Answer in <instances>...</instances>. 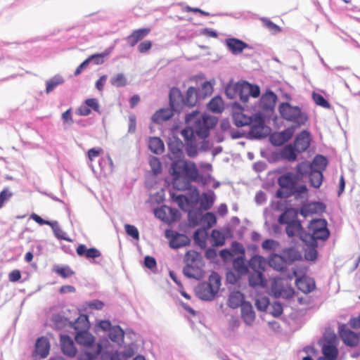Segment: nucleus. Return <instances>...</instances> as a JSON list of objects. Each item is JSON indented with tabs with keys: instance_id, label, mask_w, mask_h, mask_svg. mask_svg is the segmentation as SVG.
<instances>
[{
	"instance_id": "obj_1",
	"label": "nucleus",
	"mask_w": 360,
	"mask_h": 360,
	"mask_svg": "<svg viewBox=\"0 0 360 360\" xmlns=\"http://www.w3.org/2000/svg\"><path fill=\"white\" fill-rule=\"evenodd\" d=\"M89 326L86 315H80L74 323V328L77 330L75 340L85 347L79 355L78 360H94L101 353L102 345L95 342L94 337L87 330Z\"/></svg>"
},
{
	"instance_id": "obj_2",
	"label": "nucleus",
	"mask_w": 360,
	"mask_h": 360,
	"mask_svg": "<svg viewBox=\"0 0 360 360\" xmlns=\"http://www.w3.org/2000/svg\"><path fill=\"white\" fill-rule=\"evenodd\" d=\"M185 122L187 127L181 131L184 138L194 136L199 139H205L209 136L210 130L217 125V119L214 116L194 110L186 115Z\"/></svg>"
},
{
	"instance_id": "obj_3",
	"label": "nucleus",
	"mask_w": 360,
	"mask_h": 360,
	"mask_svg": "<svg viewBox=\"0 0 360 360\" xmlns=\"http://www.w3.org/2000/svg\"><path fill=\"white\" fill-rule=\"evenodd\" d=\"M177 159L172 162L169 168V173L173 177V186L179 191L188 190L191 183L200 179L198 169L194 162Z\"/></svg>"
},
{
	"instance_id": "obj_4",
	"label": "nucleus",
	"mask_w": 360,
	"mask_h": 360,
	"mask_svg": "<svg viewBox=\"0 0 360 360\" xmlns=\"http://www.w3.org/2000/svg\"><path fill=\"white\" fill-rule=\"evenodd\" d=\"M278 110L282 118L292 122L295 127L304 125L308 120L306 112L298 106H293L288 102L281 103Z\"/></svg>"
},
{
	"instance_id": "obj_5",
	"label": "nucleus",
	"mask_w": 360,
	"mask_h": 360,
	"mask_svg": "<svg viewBox=\"0 0 360 360\" xmlns=\"http://www.w3.org/2000/svg\"><path fill=\"white\" fill-rule=\"evenodd\" d=\"M308 228L310 232L309 234L310 240H326L330 236L329 230L327 228V221L324 219L311 220Z\"/></svg>"
},
{
	"instance_id": "obj_6",
	"label": "nucleus",
	"mask_w": 360,
	"mask_h": 360,
	"mask_svg": "<svg viewBox=\"0 0 360 360\" xmlns=\"http://www.w3.org/2000/svg\"><path fill=\"white\" fill-rule=\"evenodd\" d=\"M270 128L265 125L264 117L259 115H254V121L250 124L248 137L252 139H260L266 137L270 133Z\"/></svg>"
},
{
	"instance_id": "obj_7",
	"label": "nucleus",
	"mask_w": 360,
	"mask_h": 360,
	"mask_svg": "<svg viewBox=\"0 0 360 360\" xmlns=\"http://www.w3.org/2000/svg\"><path fill=\"white\" fill-rule=\"evenodd\" d=\"M286 213L281 214L278 217V222L281 224H286L285 232L289 237H292L296 235L300 236L302 240H305L302 238V233L303 229L302 227L301 223L298 220H291L288 221L287 219Z\"/></svg>"
},
{
	"instance_id": "obj_8",
	"label": "nucleus",
	"mask_w": 360,
	"mask_h": 360,
	"mask_svg": "<svg viewBox=\"0 0 360 360\" xmlns=\"http://www.w3.org/2000/svg\"><path fill=\"white\" fill-rule=\"evenodd\" d=\"M338 329L340 337L346 345L354 347L358 345L359 337L356 333L349 329L345 324L339 326Z\"/></svg>"
},
{
	"instance_id": "obj_9",
	"label": "nucleus",
	"mask_w": 360,
	"mask_h": 360,
	"mask_svg": "<svg viewBox=\"0 0 360 360\" xmlns=\"http://www.w3.org/2000/svg\"><path fill=\"white\" fill-rule=\"evenodd\" d=\"M166 236L170 239L169 246L173 249H179L190 244V239L185 234L174 231H171V233L167 231Z\"/></svg>"
},
{
	"instance_id": "obj_10",
	"label": "nucleus",
	"mask_w": 360,
	"mask_h": 360,
	"mask_svg": "<svg viewBox=\"0 0 360 360\" xmlns=\"http://www.w3.org/2000/svg\"><path fill=\"white\" fill-rule=\"evenodd\" d=\"M169 98L171 108L174 111L180 112L185 106L184 97L178 88L173 87L170 89Z\"/></svg>"
},
{
	"instance_id": "obj_11",
	"label": "nucleus",
	"mask_w": 360,
	"mask_h": 360,
	"mask_svg": "<svg viewBox=\"0 0 360 360\" xmlns=\"http://www.w3.org/2000/svg\"><path fill=\"white\" fill-rule=\"evenodd\" d=\"M326 210V205L321 202H311L303 205L301 208L300 213L304 217H307L312 214H317L323 212Z\"/></svg>"
},
{
	"instance_id": "obj_12",
	"label": "nucleus",
	"mask_w": 360,
	"mask_h": 360,
	"mask_svg": "<svg viewBox=\"0 0 360 360\" xmlns=\"http://www.w3.org/2000/svg\"><path fill=\"white\" fill-rule=\"evenodd\" d=\"M168 149L170 152L169 158L171 160L181 158L183 156V142L176 137L170 138L168 141Z\"/></svg>"
},
{
	"instance_id": "obj_13",
	"label": "nucleus",
	"mask_w": 360,
	"mask_h": 360,
	"mask_svg": "<svg viewBox=\"0 0 360 360\" xmlns=\"http://www.w3.org/2000/svg\"><path fill=\"white\" fill-rule=\"evenodd\" d=\"M224 43L229 51L233 55H238L244 49L249 48V45L247 43L234 37L226 39Z\"/></svg>"
},
{
	"instance_id": "obj_14",
	"label": "nucleus",
	"mask_w": 360,
	"mask_h": 360,
	"mask_svg": "<svg viewBox=\"0 0 360 360\" xmlns=\"http://www.w3.org/2000/svg\"><path fill=\"white\" fill-rule=\"evenodd\" d=\"M195 291L198 297L200 300L206 301L212 300L217 293L214 288H212L211 284H207V282L198 285Z\"/></svg>"
},
{
	"instance_id": "obj_15",
	"label": "nucleus",
	"mask_w": 360,
	"mask_h": 360,
	"mask_svg": "<svg viewBox=\"0 0 360 360\" xmlns=\"http://www.w3.org/2000/svg\"><path fill=\"white\" fill-rule=\"evenodd\" d=\"M276 100V95L273 91H268L262 96L259 101V107L265 112L272 111L274 109Z\"/></svg>"
},
{
	"instance_id": "obj_16",
	"label": "nucleus",
	"mask_w": 360,
	"mask_h": 360,
	"mask_svg": "<svg viewBox=\"0 0 360 360\" xmlns=\"http://www.w3.org/2000/svg\"><path fill=\"white\" fill-rule=\"evenodd\" d=\"M310 144V134L304 130L298 134L294 142V147L297 153L305 151Z\"/></svg>"
},
{
	"instance_id": "obj_17",
	"label": "nucleus",
	"mask_w": 360,
	"mask_h": 360,
	"mask_svg": "<svg viewBox=\"0 0 360 360\" xmlns=\"http://www.w3.org/2000/svg\"><path fill=\"white\" fill-rule=\"evenodd\" d=\"M300 181V178L295 174L288 172L280 176L278 184L282 188L291 190L295 183Z\"/></svg>"
},
{
	"instance_id": "obj_18",
	"label": "nucleus",
	"mask_w": 360,
	"mask_h": 360,
	"mask_svg": "<svg viewBox=\"0 0 360 360\" xmlns=\"http://www.w3.org/2000/svg\"><path fill=\"white\" fill-rule=\"evenodd\" d=\"M60 346L63 353L70 357H74L77 354V349L73 340L68 335H60Z\"/></svg>"
},
{
	"instance_id": "obj_19",
	"label": "nucleus",
	"mask_w": 360,
	"mask_h": 360,
	"mask_svg": "<svg viewBox=\"0 0 360 360\" xmlns=\"http://www.w3.org/2000/svg\"><path fill=\"white\" fill-rule=\"evenodd\" d=\"M50 343L45 337L39 338L35 343L34 354L41 359L46 358L49 354Z\"/></svg>"
},
{
	"instance_id": "obj_20",
	"label": "nucleus",
	"mask_w": 360,
	"mask_h": 360,
	"mask_svg": "<svg viewBox=\"0 0 360 360\" xmlns=\"http://www.w3.org/2000/svg\"><path fill=\"white\" fill-rule=\"evenodd\" d=\"M202 266V265L200 264H186L183 269V274L188 278L200 280L203 276Z\"/></svg>"
},
{
	"instance_id": "obj_21",
	"label": "nucleus",
	"mask_w": 360,
	"mask_h": 360,
	"mask_svg": "<svg viewBox=\"0 0 360 360\" xmlns=\"http://www.w3.org/2000/svg\"><path fill=\"white\" fill-rule=\"evenodd\" d=\"M241 317L248 326H251L255 319V313L252 304L248 302L243 303L241 307Z\"/></svg>"
},
{
	"instance_id": "obj_22",
	"label": "nucleus",
	"mask_w": 360,
	"mask_h": 360,
	"mask_svg": "<svg viewBox=\"0 0 360 360\" xmlns=\"http://www.w3.org/2000/svg\"><path fill=\"white\" fill-rule=\"evenodd\" d=\"M150 31L149 28L136 30L127 37L126 40L131 46H134L139 41L146 37Z\"/></svg>"
},
{
	"instance_id": "obj_23",
	"label": "nucleus",
	"mask_w": 360,
	"mask_h": 360,
	"mask_svg": "<svg viewBox=\"0 0 360 360\" xmlns=\"http://www.w3.org/2000/svg\"><path fill=\"white\" fill-rule=\"evenodd\" d=\"M295 284L297 288L304 293L311 292L315 288L314 281L307 277L296 278Z\"/></svg>"
},
{
	"instance_id": "obj_24",
	"label": "nucleus",
	"mask_w": 360,
	"mask_h": 360,
	"mask_svg": "<svg viewBox=\"0 0 360 360\" xmlns=\"http://www.w3.org/2000/svg\"><path fill=\"white\" fill-rule=\"evenodd\" d=\"M269 264L274 269L281 272L286 271L288 266L283 256L277 254H274L270 257Z\"/></svg>"
},
{
	"instance_id": "obj_25",
	"label": "nucleus",
	"mask_w": 360,
	"mask_h": 360,
	"mask_svg": "<svg viewBox=\"0 0 360 360\" xmlns=\"http://www.w3.org/2000/svg\"><path fill=\"white\" fill-rule=\"evenodd\" d=\"M76 251L79 256H85L88 259H95L101 255V252L98 249L95 248L87 249L86 246L83 244L78 245Z\"/></svg>"
},
{
	"instance_id": "obj_26",
	"label": "nucleus",
	"mask_w": 360,
	"mask_h": 360,
	"mask_svg": "<svg viewBox=\"0 0 360 360\" xmlns=\"http://www.w3.org/2000/svg\"><path fill=\"white\" fill-rule=\"evenodd\" d=\"M208 236V230L205 228L198 229L193 233V240L201 249H205Z\"/></svg>"
},
{
	"instance_id": "obj_27",
	"label": "nucleus",
	"mask_w": 360,
	"mask_h": 360,
	"mask_svg": "<svg viewBox=\"0 0 360 360\" xmlns=\"http://www.w3.org/2000/svg\"><path fill=\"white\" fill-rule=\"evenodd\" d=\"M173 111L172 108L160 109L152 116V121L157 124H161L169 120L173 116Z\"/></svg>"
},
{
	"instance_id": "obj_28",
	"label": "nucleus",
	"mask_w": 360,
	"mask_h": 360,
	"mask_svg": "<svg viewBox=\"0 0 360 360\" xmlns=\"http://www.w3.org/2000/svg\"><path fill=\"white\" fill-rule=\"evenodd\" d=\"M108 337L112 342L121 345L124 342V332L120 326H115L110 328Z\"/></svg>"
},
{
	"instance_id": "obj_29",
	"label": "nucleus",
	"mask_w": 360,
	"mask_h": 360,
	"mask_svg": "<svg viewBox=\"0 0 360 360\" xmlns=\"http://www.w3.org/2000/svg\"><path fill=\"white\" fill-rule=\"evenodd\" d=\"M184 97V105L188 107H193L195 105L197 102L200 100L197 92V89L191 86L188 89Z\"/></svg>"
},
{
	"instance_id": "obj_30",
	"label": "nucleus",
	"mask_w": 360,
	"mask_h": 360,
	"mask_svg": "<svg viewBox=\"0 0 360 360\" xmlns=\"http://www.w3.org/2000/svg\"><path fill=\"white\" fill-rule=\"evenodd\" d=\"M249 285L253 288L266 285V280L264 278L263 272L261 271H255L251 273L248 278Z\"/></svg>"
},
{
	"instance_id": "obj_31",
	"label": "nucleus",
	"mask_w": 360,
	"mask_h": 360,
	"mask_svg": "<svg viewBox=\"0 0 360 360\" xmlns=\"http://www.w3.org/2000/svg\"><path fill=\"white\" fill-rule=\"evenodd\" d=\"M234 124L238 127L248 126L253 122L254 116H247L242 112H236L233 115Z\"/></svg>"
},
{
	"instance_id": "obj_32",
	"label": "nucleus",
	"mask_w": 360,
	"mask_h": 360,
	"mask_svg": "<svg viewBox=\"0 0 360 360\" xmlns=\"http://www.w3.org/2000/svg\"><path fill=\"white\" fill-rule=\"evenodd\" d=\"M281 255L285 259L287 265H290L301 258L300 253L294 248L283 250Z\"/></svg>"
},
{
	"instance_id": "obj_33",
	"label": "nucleus",
	"mask_w": 360,
	"mask_h": 360,
	"mask_svg": "<svg viewBox=\"0 0 360 360\" xmlns=\"http://www.w3.org/2000/svg\"><path fill=\"white\" fill-rule=\"evenodd\" d=\"M244 301V295L239 291L232 292L228 299V305L232 309H236L241 307Z\"/></svg>"
},
{
	"instance_id": "obj_34",
	"label": "nucleus",
	"mask_w": 360,
	"mask_h": 360,
	"mask_svg": "<svg viewBox=\"0 0 360 360\" xmlns=\"http://www.w3.org/2000/svg\"><path fill=\"white\" fill-rule=\"evenodd\" d=\"M233 267L240 276L247 274L248 266L245 264V256H238L233 259Z\"/></svg>"
},
{
	"instance_id": "obj_35",
	"label": "nucleus",
	"mask_w": 360,
	"mask_h": 360,
	"mask_svg": "<svg viewBox=\"0 0 360 360\" xmlns=\"http://www.w3.org/2000/svg\"><path fill=\"white\" fill-rule=\"evenodd\" d=\"M186 142V151L188 157L194 158L198 155V143L196 137L184 138Z\"/></svg>"
},
{
	"instance_id": "obj_36",
	"label": "nucleus",
	"mask_w": 360,
	"mask_h": 360,
	"mask_svg": "<svg viewBox=\"0 0 360 360\" xmlns=\"http://www.w3.org/2000/svg\"><path fill=\"white\" fill-rule=\"evenodd\" d=\"M266 262L263 257L260 255H254L249 261V266L253 270L261 271L263 272L265 269Z\"/></svg>"
},
{
	"instance_id": "obj_37",
	"label": "nucleus",
	"mask_w": 360,
	"mask_h": 360,
	"mask_svg": "<svg viewBox=\"0 0 360 360\" xmlns=\"http://www.w3.org/2000/svg\"><path fill=\"white\" fill-rule=\"evenodd\" d=\"M184 262L186 264L202 265V258L201 255L195 250H189L186 253Z\"/></svg>"
},
{
	"instance_id": "obj_38",
	"label": "nucleus",
	"mask_w": 360,
	"mask_h": 360,
	"mask_svg": "<svg viewBox=\"0 0 360 360\" xmlns=\"http://www.w3.org/2000/svg\"><path fill=\"white\" fill-rule=\"evenodd\" d=\"M323 172L313 169L309 175L310 185L314 188H319L323 181Z\"/></svg>"
},
{
	"instance_id": "obj_39",
	"label": "nucleus",
	"mask_w": 360,
	"mask_h": 360,
	"mask_svg": "<svg viewBox=\"0 0 360 360\" xmlns=\"http://www.w3.org/2000/svg\"><path fill=\"white\" fill-rule=\"evenodd\" d=\"M149 149L155 154H161L164 150V143L158 137H151L148 141Z\"/></svg>"
},
{
	"instance_id": "obj_40",
	"label": "nucleus",
	"mask_w": 360,
	"mask_h": 360,
	"mask_svg": "<svg viewBox=\"0 0 360 360\" xmlns=\"http://www.w3.org/2000/svg\"><path fill=\"white\" fill-rule=\"evenodd\" d=\"M65 80L59 75H56L46 82V93L47 94L53 91L58 86L63 84Z\"/></svg>"
},
{
	"instance_id": "obj_41",
	"label": "nucleus",
	"mask_w": 360,
	"mask_h": 360,
	"mask_svg": "<svg viewBox=\"0 0 360 360\" xmlns=\"http://www.w3.org/2000/svg\"><path fill=\"white\" fill-rule=\"evenodd\" d=\"M51 321L53 323V326L58 330L64 328L65 327L68 326L69 323H70L68 319L60 314H53Z\"/></svg>"
},
{
	"instance_id": "obj_42",
	"label": "nucleus",
	"mask_w": 360,
	"mask_h": 360,
	"mask_svg": "<svg viewBox=\"0 0 360 360\" xmlns=\"http://www.w3.org/2000/svg\"><path fill=\"white\" fill-rule=\"evenodd\" d=\"M207 108L212 112H221L224 110V101L220 96H215L208 103Z\"/></svg>"
},
{
	"instance_id": "obj_43",
	"label": "nucleus",
	"mask_w": 360,
	"mask_h": 360,
	"mask_svg": "<svg viewBox=\"0 0 360 360\" xmlns=\"http://www.w3.org/2000/svg\"><path fill=\"white\" fill-rule=\"evenodd\" d=\"M188 217L190 224L192 226H195L202 223L204 214L200 210L195 209L189 211Z\"/></svg>"
},
{
	"instance_id": "obj_44",
	"label": "nucleus",
	"mask_w": 360,
	"mask_h": 360,
	"mask_svg": "<svg viewBox=\"0 0 360 360\" xmlns=\"http://www.w3.org/2000/svg\"><path fill=\"white\" fill-rule=\"evenodd\" d=\"M225 237L221 231L214 229L210 235V242L212 247L222 246L225 243Z\"/></svg>"
},
{
	"instance_id": "obj_45",
	"label": "nucleus",
	"mask_w": 360,
	"mask_h": 360,
	"mask_svg": "<svg viewBox=\"0 0 360 360\" xmlns=\"http://www.w3.org/2000/svg\"><path fill=\"white\" fill-rule=\"evenodd\" d=\"M322 352L327 360H335L338 354L337 348L330 344L324 345L322 347Z\"/></svg>"
},
{
	"instance_id": "obj_46",
	"label": "nucleus",
	"mask_w": 360,
	"mask_h": 360,
	"mask_svg": "<svg viewBox=\"0 0 360 360\" xmlns=\"http://www.w3.org/2000/svg\"><path fill=\"white\" fill-rule=\"evenodd\" d=\"M327 164V159L324 156L317 155L314 157L312 162L310 163V165H311L312 169L323 172L326 168Z\"/></svg>"
},
{
	"instance_id": "obj_47",
	"label": "nucleus",
	"mask_w": 360,
	"mask_h": 360,
	"mask_svg": "<svg viewBox=\"0 0 360 360\" xmlns=\"http://www.w3.org/2000/svg\"><path fill=\"white\" fill-rule=\"evenodd\" d=\"M317 241L311 240L310 245L306 248L304 257L308 261H315L317 258Z\"/></svg>"
},
{
	"instance_id": "obj_48",
	"label": "nucleus",
	"mask_w": 360,
	"mask_h": 360,
	"mask_svg": "<svg viewBox=\"0 0 360 360\" xmlns=\"http://www.w3.org/2000/svg\"><path fill=\"white\" fill-rule=\"evenodd\" d=\"M297 174L300 180L307 175H309L310 172L313 169L310 163L307 162H302L297 165Z\"/></svg>"
},
{
	"instance_id": "obj_49",
	"label": "nucleus",
	"mask_w": 360,
	"mask_h": 360,
	"mask_svg": "<svg viewBox=\"0 0 360 360\" xmlns=\"http://www.w3.org/2000/svg\"><path fill=\"white\" fill-rule=\"evenodd\" d=\"M50 226L51 227L54 236L59 240H64L66 241H71L70 238H69L66 236V233L64 232L61 228L59 226L57 221H52Z\"/></svg>"
},
{
	"instance_id": "obj_50",
	"label": "nucleus",
	"mask_w": 360,
	"mask_h": 360,
	"mask_svg": "<svg viewBox=\"0 0 360 360\" xmlns=\"http://www.w3.org/2000/svg\"><path fill=\"white\" fill-rule=\"evenodd\" d=\"M110 82L113 86L124 87L127 84V79L123 73H117L110 78Z\"/></svg>"
},
{
	"instance_id": "obj_51",
	"label": "nucleus",
	"mask_w": 360,
	"mask_h": 360,
	"mask_svg": "<svg viewBox=\"0 0 360 360\" xmlns=\"http://www.w3.org/2000/svg\"><path fill=\"white\" fill-rule=\"evenodd\" d=\"M213 91V86L210 82H205L200 88L197 89L200 100L210 96Z\"/></svg>"
},
{
	"instance_id": "obj_52",
	"label": "nucleus",
	"mask_w": 360,
	"mask_h": 360,
	"mask_svg": "<svg viewBox=\"0 0 360 360\" xmlns=\"http://www.w3.org/2000/svg\"><path fill=\"white\" fill-rule=\"evenodd\" d=\"M214 201V193L207 194L203 193L200 200V206L204 210H209L212 206Z\"/></svg>"
},
{
	"instance_id": "obj_53",
	"label": "nucleus",
	"mask_w": 360,
	"mask_h": 360,
	"mask_svg": "<svg viewBox=\"0 0 360 360\" xmlns=\"http://www.w3.org/2000/svg\"><path fill=\"white\" fill-rule=\"evenodd\" d=\"M296 152L295 147L287 146L282 150L281 156L288 161H295L297 159Z\"/></svg>"
},
{
	"instance_id": "obj_54",
	"label": "nucleus",
	"mask_w": 360,
	"mask_h": 360,
	"mask_svg": "<svg viewBox=\"0 0 360 360\" xmlns=\"http://www.w3.org/2000/svg\"><path fill=\"white\" fill-rule=\"evenodd\" d=\"M243 89V91H245V93H248L249 96L257 98L259 96L260 89L257 85H252L247 82H244L243 86H242Z\"/></svg>"
},
{
	"instance_id": "obj_55",
	"label": "nucleus",
	"mask_w": 360,
	"mask_h": 360,
	"mask_svg": "<svg viewBox=\"0 0 360 360\" xmlns=\"http://www.w3.org/2000/svg\"><path fill=\"white\" fill-rule=\"evenodd\" d=\"M241 89L240 84H229L225 89L227 98L233 99L238 94V90Z\"/></svg>"
},
{
	"instance_id": "obj_56",
	"label": "nucleus",
	"mask_w": 360,
	"mask_h": 360,
	"mask_svg": "<svg viewBox=\"0 0 360 360\" xmlns=\"http://www.w3.org/2000/svg\"><path fill=\"white\" fill-rule=\"evenodd\" d=\"M166 210H168L169 212V213L172 215H173V218H174V216L176 215V214L178 213V211L176 209H172L168 207H163L155 210V214L158 218H159L162 220H165Z\"/></svg>"
},
{
	"instance_id": "obj_57",
	"label": "nucleus",
	"mask_w": 360,
	"mask_h": 360,
	"mask_svg": "<svg viewBox=\"0 0 360 360\" xmlns=\"http://www.w3.org/2000/svg\"><path fill=\"white\" fill-rule=\"evenodd\" d=\"M149 165L153 173L155 175L159 174L162 172V165L159 159L156 157L150 158Z\"/></svg>"
},
{
	"instance_id": "obj_58",
	"label": "nucleus",
	"mask_w": 360,
	"mask_h": 360,
	"mask_svg": "<svg viewBox=\"0 0 360 360\" xmlns=\"http://www.w3.org/2000/svg\"><path fill=\"white\" fill-rule=\"evenodd\" d=\"M312 98L316 105L327 109L330 108V104L322 95L313 93Z\"/></svg>"
},
{
	"instance_id": "obj_59",
	"label": "nucleus",
	"mask_w": 360,
	"mask_h": 360,
	"mask_svg": "<svg viewBox=\"0 0 360 360\" xmlns=\"http://www.w3.org/2000/svg\"><path fill=\"white\" fill-rule=\"evenodd\" d=\"M295 127H288L284 129L283 131L278 133L277 136H281L283 139V141L280 142V143H285L292 138Z\"/></svg>"
},
{
	"instance_id": "obj_60",
	"label": "nucleus",
	"mask_w": 360,
	"mask_h": 360,
	"mask_svg": "<svg viewBox=\"0 0 360 360\" xmlns=\"http://www.w3.org/2000/svg\"><path fill=\"white\" fill-rule=\"evenodd\" d=\"M207 283V284H211L212 288L217 292L221 285L220 276L217 273H212L210 276L209 282Z\"/></svg>"
},
{
	"instance_id": "obj_61",
	"label": "nucleus",
	"mask_w": 360,
	"mask_h": 360,
	"mask_svg": "<svg viewBox=\"0 0 360 360\" xmlns=\"http://www.w3.org/2000/svg\"><path fill=\"white\" fill-rule=\"evenodd\" d=\"M202 222L206 224V227L205 228L207 230L210 229L217 222L215 215L212 212H207L204 214Z\"/></svg>"
},
{
	"instance_id": "obj_62",
	"label": "nucleus",
	"mask_w": 360,
	"mask_h": 360,
	"mask_svg": "<svg viewBox=\"0 0 360 360\" xmlns=\"http://www.w3.org/2000/svg\"><path fill=\"white\" fill-rule=\"evenodd\" d=\"M232 252L233 257L235 255L238 256H245V250L243 245L237 241H234L231 244V248L230 250Z\"/></svg>"
},
{
	"instance_id": "obj_63",
	"label": "nucleus",
	"mask_w": 360,
	"mask_h": 360,
	"mask_svg": "<svg viewBox=\"0 0 360 360\" xmlns=\"http://www.w3.org/2000/svg\"><path fill=\"white\" fill-rule=\"evenodd\" d=\"M100 360H125L120 357L117 352H103L101 353Z\"/></svg>"
},
{
	"instance_id": "obj_64",
	"label": "nucleus",
	"mask_w": 360,
	"mask_h": 360,
	"mask_svg": "<svg viewBox=\"0 0 360 360\" xmlns=\"http://www.w3.org/2000/svg\"><path fill=\"white\" fill-rule=\"evenodd\" d=\"M269 304V300L267 297H261L255 300V306L259 311H265Z\"/></svg>"
}]
</instances>
